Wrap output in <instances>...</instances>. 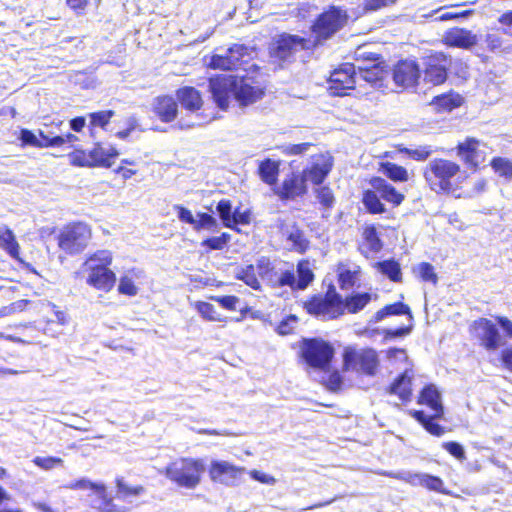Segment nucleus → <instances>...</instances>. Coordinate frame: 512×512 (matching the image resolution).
<instances>
[{
  "instance_id": "35",
  "label": "nucleus",
  "mask_w": 512,
  "mask_h": 512,
  "mask_svg": "<svg viewBox=\"0 0 512 512\" xmlns=\"http://www.w3.org/2000/svg\"><path fill=\"white\" fill-rule=\"evenodd\" d=\"M450 6H442L437 9L432 10L429 13H422L423 9L419 10V17L421 18H432L435 17V21H449L455 20L458 18H467L472 14V10H466L463 12H445L444 10L449 8Z\"/></svg>"
},
{
  "instance_id": "33",
  "label": "nucleus",
  "mask_w": 512,
  "mask_h": 512,
  "mask_svg": "<svg viewBox=\"0 0 512 512\" xmlns=\"http://www.w3.org/2000/svg\"><path fill=\"white\" fill-rule=\"evenodd\" d=\"M280 162L265 159L260 162L258 172L261 180L268 185H275L279 175Z\"/></svg>"
},
{
  "instance_id": "60",
  "label": "nucleus",
  "mask_w": 512,
  "mask_h": 512,
  "mask_svg": "<svg viewBox=\"0 0 512 512\" xmlns=\"http://www.w3.org/2000/svg\"><path fill=\"white\" fill-rule=\"evenodd\" d=\"M394 2V0H364L363 9L366 12H373L383 7H388L394 4Z\"/></svg>"
},
{
  "instance_id": "3",
  "label": "nucleus",
  "mask_w": 512,
  "mask_h": 512,
  "mask_svg": "<svg viewBox=\"0 0 512 512\" xmlns=\"http://www.w3.org/2000/svg\"><path fill=\"white\" fill-rule=\"evenodd\" d=\"M204 472L202 459L182 457L169 463L162 473L178 487L195 489L201 483Z\"/></svg>"
},
{
  "instance_id": "62",
  "label": "nucleus",
  "mask_w": 512,
  "mask_h": 512,
  "mask_svg": "<svg viewBox=\"0 0 512 512\" xmlns=\"http://www.w3.org/2000/svg\"><path fill=\"white\" fill-rule=\"evenodd\" d=\"M249 474L252 479L263 484L274 485L277 482L275 477L264 472H261L259 470H251Z\"/></svg>"
},
{
  "instance_id": "47",
  "label": "nucleus",
  "mask_w": 512,
  "mask_h": 512,
  "mask_svg": "<svg viewBox=\"0 0 512 512\" xmlns=\"http://www.w3.org/2000/svg\"><path fill=\"white\" fill-rule=\"evenodd\" d=\"M236 277L245 282L251 288L258 290L260 289V282L257 278V272L254 265H248L245 268H241Z\"/></svg>"
},
{
  "instance_id": "19",
  "label": "nucleus",
  "mask_w": 512,
  "mask_h": 512,
  "mask_svg": "<svg viewBox=\"0 0 512 512\" xmlns=\"http://www.w3.org/2000/svg\"><path fill=\"white\" fill-rule=\"evenodd\" d=\"M244 471L245 468L237 467L227 461H212L209 476L214 482L232 486L237 482Z\"/></svg>"
},
{
  "instance_id": "31",
  "label": "nucleus",
  "mask_w": 512,
  "mask_h": 512,
  "mask_svg": "<svg viewBox=\"0 0 512 512\" xmlns=\"http://www.w3.org/2000/svg\"><path fill=\"white\" fill-rule=\"evenodd\" d=\"M378 170L393 182L403 183L410 179L408 170L405 167L397 165L393 162H380Z\"/></svg>"
},
{
  "instance_id": "9",
  "label": "nucleus",
  "mask_w": 512,
  "mask_h": 512,
  "mask_svg": "<svg viewBox=\"0 0 512 512\" xmlns=\"http://www.w3.org/2000/svg\"><path fill=\"white\" fill-rule=\"evenodd\" d=\"M305 308L309 314L323 319H334L344 313L343 300L334 288H330L324 297H313L305 303Z\"/></svg>"
},
{
  "instance_id": "2",
  "label": "nucleus",
  "mask_w": 512,
  "mask_h": 512,
  "mask_svg": "<svg viewBox=\"0 0 512 512\" xmlns=\"http://www.w3.org/2000/svg\"><path fill=\"white\" fill-rule=\"evenodd\" d=\"M257 274L267 279L274 287L289 286L291 290H305L314 280V274L307 260H302L297 264V277L292 270H281L274 272L268 258L261 257L255 266Z\"/></svg>"
},
{
  "instance_id": "51",
  "label": "nucleus",
  "mask_w": 512,
  "mask_h": 512,
  "mask_svg": "<svg viewBox=\"0 0 512 512\" xmlns=\"http://www.w3.org/2000/svg\"><path fill=\"white\" fill-rule=\"evenodd\" d=\"M414 273H416L423 281L431 282L433 284L437 283L438 277L434 271V267L427 262H422L418 266L413 269Z\"/></svg>"
},
{
  "instance_id": "21",
  "label": "nucleus",
  "mask_w": 512,
  "mask_h": 512,
  "mask_svg": "<svg viewBox=\"0 0 512 512\" xmlns=\"http://www.w3.org/2000/svg\"><path fill=\"white\" fill-rule=\"evenodd\" d=\"M420 76L419 67L415 61L404 60L399 62L393 71V79L396 85L409 88L413 87Z\"/></svg>"
},
{
  "instance_id": "22",
  "label": "nucleus",
  "mask_w": 512,
  "mask_h": 512,
  "mask_svg": "<svg viewBox=\"0 0 512 512\" xmlns=\"http://www.w3.org/2000/svg\"><path fill=\"white\" fill-rule=\"evenodd\" d=\"M474 328L482 345L487 350H496L500 346L501 335L490 320L481 318L474 322Z\"/></svg>"
},
{
  "instance_id": "63",
  "label": "nucleus",
  "mask_w": 512,
  "mask_h": 512,
  "mask_svg": "<svg viewBox=\"0 0 512 512\" xmlns=\"http://www.w3.org/2000/svg\"><path fill=\"white\" fill-rule=\"evenodd\" d=\"M297 318L293 315L289 316L286 320H283L277 328V331L281 335H287L292 332L293 325L296 323Z\"/></svg>"
},
{
  "instance_id": "27",
  "label": "nucleus",
  "mask_w": 512,
  "mask_h": 512,
  "mask_svg": "<svg viewBox=\"0 0 512 512\" xmlns=\"http://www.w3.org/2000/svg\"><path fill=\"white\" fill-rule=\"evenodd\" d=\"M89 153L92 166L110 167L118 156L115 148L102 145H96Z\"/></svg>"
},
{
  "instance_id": "24",
  "label": "nucleus",
  "mask_w": 512,
  "mask_h": 512,
  "mask_svg": "<svg viewBox=\"0 0 512 512\" xmlns=\"http://www.w3.org/2000/svg\"><path fill=\"white\" fill-rule=\"evenodd\" d=\"M370 184L383 200L394 206H399L405 199L404 194L397 191L394 186L383 178L374 177L371 179Z\"/></svg>"
},
{
  "instance_id": "52",
  "label": "nucleus",
  "mask_w": 512,
  "mask_h": 512,
  "mask_svg": "<svg viewBox=\"0 0 512 512\" xmlns=\"http://www.w3.org/2000/svg\"><path fill=\"white\" fill-rule=\"evenodd\" d=\"M400 151L416 161H425L433 152L431 147L427 145L417 148H402Z\"/></svg>"
},
{
  "instance_id": "45",
  "label": "nucleus",
  "mask_w": 512,
  "mask_h": 512,
  "mask_svg": "<svg viewBox=\"0 0 512 512\" xmlns=\"http://www.w3.org/2000/svg\"><path fill=\"white\" fill-rule=\"evenodd\" d=\"M491 167L498 176L505 180H512V161L504 157H495L491 161Z\"/></svg>"
},
{
  "instance_id": "28",
  "label": "nucleus",
  "mask_w": 512,
  "mask_h": 512,
  "mask_svg": "<svg viewBox=\"0 0 512 512\" xmlns=\"http://www.w3.org/2000/svg\"><path fill=\"white\" fill-rule=\"evenodd\" d=\"M419 403L430 407L435 417H441L443 415L441 396L434 385H428L422 390Z\"/></svg>"
},
{
  "instance_id": "13",
  "label": "nucleus",
  "mask_w": 512,
  "mask_h": 512,
  "mask_svg": "<svg viewBox=\"0 0 512 512\" xmlns=\"http://www.w3.org/2000/svg\"><path fill=\"white\" fill-rule=\"evenodd\" d=\"M333 348L322 340H306L302 347L305 361L312 367L324 369L333 357Z\"/></svg>"
},
{
  "instance_id": "7",
  "label": "nucleus",
  "mask_w": 512,
  "mask_h": 512,
  "mask_svg": "<svg viewBox=\"0 0 512 512\" xmlns=\"http://www.w3.org/2000/svg\"><path fill=\"white\" fill-rule=\"evenodd\" d=\"M91 238L89 226L83 222H74L64 226L58 235V245L67 254L82 252Z\"/></svg>"
},
{
  "instance_id": "49",
  "label": "nucleus",
  "mask_w": 512,
  "mask_h": 512,
  "mask_svg": "<svg viewBox=\"0 0 512 512\" xmlns=\"http://www.w3.org/2000/svg\"><path fill=\"white\" fill-rule=\"evenodd\" d=\"M364 247H367L369 252L377 253L382 248L381 240L379 239L376 229L374 227H367L363 232Z\"/></svg>"
},
{
  "instance_id": "42",
  "label": "nucleus",
  "mask_w": 512,
  "mask_h": 512,
  "mask_svg": "<svg viewBox=\"0 0 512 512\" xmlns=\"http://www.w3.org/2000/svg\"><path fill=\"white\" fill-rule=\"evenodd\" d=\"M383 79V71L374 66L370 69L359 68L357 72V82L363 80L369 83L372 87H380Z\"/></svg>"
},
{
  "instance_id": "57",
  "label": "nucleus",
  "mask_w": 512,
  "mask_h": 512,
  "mask_svg": "<svg viewBox=\"0 0 512 512\" xmlns=\"http://www.w3.org/2000/svg\"><path fill=\"white\" fill-rule=\"evenodd\" d=\"M113 116H114V111H112V110L91 113L89 115L90 124H91V126L104 127L105 125H107L109 123L110 119Z\"/></svg>"
},
{
  "instance_id": "26",
  "label": "nucleus",
  "mask_w": 512,
  "mask_h": 512,
  "mask_svg": "<svg viewBox=\"0 0 512 512\" xmlns=\"http://www.w3.org/2000/svg\"><path fill=\"white\" fill-rule=\"evenodd\" d=\"M177 102L170 96H159L153 102L155 114L163 122H171L177 115Z\"/></svg>"
},
{
  "instance_id": "32",
  "label": "nucleus",
  "mask_w": 512,
  "mask_h": 512,
  "mask_svg": "<svg viewBox=\"0 0 512 512\" xmlns=\"http://www.w3.org/2000/svg\"><path fill=\"white\" fill-rule=\"evenodd\" d=\"M116 496L118 500L133 503V499L144 493L143 486H130L122 478L116 479Z\"/></svg>"
},
{
  "instance_id": "23",
  "label": "nucleus",
  "mask_w": 512,
  "mask_h": 512,
  "mask_svg": "<svg viewBox=\"0 0 512 512\" xmlns=\"http://www.w3.org/2000/svg\"><path fill=\"white\" fill-rule=\"evenodd\" d=\"M443 41L446 45L462 49H469L478 42V37L470 30L464 28H451L443 35Z\"/></svg>"
},
{
  "instance_id": "37",
  "label": "nucleus",
  "mask_w": 512,
  "mask_h": 512,
  "mask_svg": "<svg viewBox=\"0 0 512 512\" xmlns=\"http://www.w3.org/2000/svg\"><path fill=\"white\" fill-rule=\"evenodd\" d=\"M20 140L24 145L32 147H51V137L45 135L42 131L39 132V136L28 129H22L20 133Z\"/></svg>"
},
{
  "instance_id": "12",
  "label": "nucleus",
  "mask_w": 512,
  "mask_h": 512,
  "mask_svg": "<svg viewBox=\"0 0 512 512\" xmlns=\"http://www.w3.org/2000/svg\"><path fill=\"white\" fill-rule=\"evenodd\" d=\"M65 488L70 490H91L98 498V509L101 512H126V508L118 506L114 503L112 498H109L106 492V487L103 483H95L87 478H82L65 485Z\"/></svg>"
},
{
  "instance_id": "4",
  "label": "nucleus",
  "mask_w": 512,
  "mask_h": 512,
  "mask_svg": "<svg viewBox=\"0 0 512 512\" xmlns=\"http://www.w3.org/2000/svg\"><path fill=\"white\" fill-rule=\"evenodd\" d=\"M461 172L456 162L435 158L424 169V178L430 189L436 193H451L456 189L454 179Z\"/></svg>"
},
{
  "instance_id": "44",
  "label": "nucleus",
  "mask_w": 512,
  "mask_h": 512,
  "mask_svg": "<svg viewBox=\"0 0 512 512\" xmlns=\"http://www.w3.org/2000/svg\"><path fill=\"white\" fill-rule=\"evenodd\" d=\"M412 415L430 434L434 436H441L444 434V428L433 421L436 418L434 414L428 417L423 411H414Z\"/></svg>"
},
{
  "instance_id": "48",
  "label": "nucleus",
  "mask_w": 512,
  "mask_h": 512,
  "mask_svg": "<svg viewBox=\"0 0 512 512\" xmlns=\"http://www.w3.org/2000/svg\"><path fill=\"white\" fill-rule=\"evenodd\" d=\"M194 307L203 319L207 321H222L221 314L217 312L216 308L211 303L197 301Z\"/></svg>"
},
{
  "instance_id": "25",
  "label": "nucleus",
  "mask_w": 512,
  "mask_h": 512,
  "mask_svg": "<svg viewBox=\"0 0 512 512\" xmlns=\"http://www.w3.org/2000/svg\"><path fill=\"white\" fill-rule=\"evenodd\" d=\"M144 277L141 269L133 268L126 271L119 279L118 292L130 297L138 294L139 288L137 284Z\"/></svg>"
},
{
  "instance_id": "64",
  "label": "nucleus",
  "mask_w": 512,
  "mask_h": 512,
  "mask_svg": "<svg viewBox=\"0 0 512 512\" xmlns=\"http://www.w3.org/2000/svg\"><path fill=\"white\" fill-rule=\"evenodd\" d=\"M387 357L393 362H407L408 356L403 349L392 348L387 351Z\"/></svg>"
},
{
  "instance_id": "43",
  "label": "nucleus",
  "mask_w": 512,
  "mask_h": 512,
  "mask_svg": "<svg viewBox=\"0 0 512 512\" xmlns=\"http://www.w3.org/2000/svg\"><path fill=\"white\" fill-rule=\"evenodd\" d=\"M402 314H407L409 316V319L412 320V315H411L409 307L401 302H397L394 304L386 305L384 308L379 310L375 314V321H377V322L381 321L385 317L390 316V315H402Z\"/></svg>"
},
{
  "instance_id": "11",
  "label": "nucleus",
  "mask_w": 512,
  "mask_h": 512,
  "mask_svg": "<svg viewBox=\"0 0 512 512\" xmlns=\"http://www.w3.org/2000/svg\"><path fill=\"white\" fill-rule=\"evenodd\" d=\"M315 46L316 40L297 35L283 34L273 43L270 54L272 58L285 62L290 60L297 52L311 49Z\"/></svg>"
},
{
  "instance_id": "53",
  "label": "nucleus",
  "mask_w": 512,
  "mask_h": 512,
  "mask_svg": "<svg viewBox=\"0 0 512 512\" xmlns=\"http://www.w3.org/2000/svg\"><path fill=\"white\" fill-rule=\"evenodd\" d=\"M33 463L43 469V470H46V471H49V470H52L58 466H63V459L59 458V457H53V456H46V457H41V456H36L34 459H33Z\"/></svg>"
},
{
  "instance_id": "40",
  "label": "nucleus",
  "mask_w": 512,
  "mask_h": 512,
  "mask_svg": "<svg viewBox=\"0 0 512 512\" xmlns=\"http://www.w3.org/2000/svg\"><path fill=\"white\" fill-rule=\"evenodd\" d=\"M287 241L290 243V248L297 252H304L308 247V240L305 238L304 233L296 227H291L285 231Z\"/></svg>"
},
{
  "instance_id": "1",
  "label": "nucleus",
  "mask_w": 512,
  "mask_h": 512,
  "mask_svg": "<svg viewBox=\"0 0 512 512\" xmlns=\"http://www.w3.org/2000/svg\"><path fill=\"white\" fill-rule=\"evenodd\" d=\"M209 87L216 105L223 110L229 107L232 100L244 107L257 102L264 95V91L252 85L250 79L233 75L211 78Z\"/></svg>"
},
{
  "instance_id": "6",
  "label": "nucleus",
  "mask_w": 512,
  "mask_h": 512,
  "mask_svg": "<svg viewBox=\"0 0 512 512\" xmlns=\"http://www.w3.org/2000/svg\"><path fill=\"white\" fill-rule=\"evenodd\" d=\"M347 22V11L340 7L332 6L318 16L312 26V35L309 39L316 40V45H318L340 31Z\"/></svg>"
},
{
  "instance_id": "30",
  "label": "nucleus",
  "mask_w": 512,
  "mask_h": 512,
  "mask_svg": "<svg viewBox=\"0 0 512 512\" xmlns=\"http://www.w3.org/2000/svg\"><path fill=\"white\" fill-rule=\"evenodd\" d=\"M177 98L182 107L189 111H196L202 106V98L193 87H184L177 91Z\"/></svg>"
},
{
  "instance_id": "36",
  "label": "nucleus",
  "mask_w": 512,
  "mask_h": 512,
  "mask_svg": "<svg viewBox=\"0 0 512 512\" xmlns=\"http://www.w3.org/2000/svg\"><path fill=\"white\" fill-rule=\"evenodd\" d=\"M431 104L437 111H451L462 104V97L457 93L449 92L434 97Z\"/></svg>"
},
{
  "instance_id": "18",
  "label": "nucleus",
  "mask_w": 512,
  "mask_h": 512,
  "mask_svg": "<svg viewBox=\"0 0 512 512\" xmlns=\"http://www.w3.org/2000/svg\"><path fill=\"white\" fill-rule=\"evenodd\" d=\"M306 182L307 179L302 172H291L281 185L274 188V193L281 200H294L307 192Z\"/></svg>"
},
{
  "instance_id": "17",
  "label": "nucleus",
  "mask_w": 512,
  "mask_h": 512,
  "mask_svg": "<svg viewBox=\"0 0 512 512\" xmlns=\"http://www.w3.org/2000/svg\"><path fill=\"white\" fill-rule=\"evenodd\" d=\"M334 161L333 157L328 153H319L311 156V164L303 169L307 181L315 185H320L332 170Z\"/></svg>"
},
{
  "instance_id": "59",
  "label": "nucleus",
  "mask_w": 512,
  "mask_h": 512,
  "mask_svg": "<svg viewBox=\"0 0 512 512\" xmlns=\"http://www.w3.org/2000/svg\"><path fill=\"white\" fill-rule=\"evenodd\" d=\"M212 300L217 301L223 308L236 311L240 299L236 296H215L211 297Z\"/></svg>"
},
{
  "instance_id": "56",
  "label": "nucleus",
  "mask_w": 512,
  "mask_h": 512,
  "mask_svg": "<svg viewBox=\"0 0 512 512\" xmlns=\"http://www.w3.org/2000/svg\"><path fill=\"white\" fill-rule=\"evenodd\" d=\"M319 203L325 208H331L334 205L335 198L332 190L327 186L319 187L315 190Z\"/></svg>"
},
{
  "instance_id": "34",
  "label": "nucleus",
  "mask_w": 512,
  "mask_h": 512,
  "mask_svg": "<svg viewBox=\"0 0 512 512\" xmlns=\"http://www.w3.org/2000/svg\"><path fill=\"white\" fill-rule=\"evenodd\" d=\"M406 368L401 376L390 386V393L398 395L403 401L410 400L411 397V376Z\"/></svg>"
},
{
  "instance_id": "20",
  "label": "nucleus",
  "mask_w": 512,
  "mask_h": 512,
  "mask_svg": "<svg viewBox=\"0 0 512 512\" xmlns=\"http://www.w3.org/2000/svg\"><path fill=\"white\" fill-rule=\"evenodd\" d=\"M448 61L443 54L428 57L424 71V82L433 86L444 83L447 79Z\"/></svg>"
},
{
  "instance_id": "54",
  "label": "nucleus",
  "mask_w": 512,
  "mask_h": 512,
  "mask_svg": "<svg viewBox=\"0 0 512 512\" xmlns=\"http://www.w3.org/2000/svg\"><path fill=\"white\" fill-rule=\"evenodd\" d=\"M218 227L217 220L209 214L200 213L198 214V219H196L194 229H207L210 231H216Z\"/></svg>"
},
{
  "instance_id": "41",
  "label": "nucleus",
  "mask_w": 512,
  "mask_h": 512,
  "mask_svg": "<svg viewBox=\"0 0 512 512\" xmlns=\"http://www.w3.org/2000/svg\"><path fill=\"white\" fill-rule=\"evenodd\" d=\"M371 300L369 293H358L347 297L344 304V311L347 310L349 313H357L362 310Z\"/></svg>"
},
{
  "instance_id": "39",
  "label": "nucleus",
  "mask_w": 512,
  "mask_h": 512,
  "mask_svg": "<svg viewBox=\"0 0 512 512\" xmlns=\"http://www.w3.org/2000/svg\"><path fill=\"white\" fill-rule=\"evenodd\" d=\"M375 268L387 276L393 282H401L402 281V272L400 268V264L395 260H385L382 262L375 263Z\"/></svg>"
},
{
  "instance_id": "5",
  "label": "nucleus",
  "mask_w": 512,
  "mask_h": 512,
  "mask_svg": "<svg viewBox=\"0 0 512 512\" xmlns=\"http://www.w3.org/2000/svg\"><path fill=\"white\" fill-rule=\"evenodd\" d=\"M112 259L108 250H99L89 256L83 264L84 272L88 273L87 284L104 292L112 290L116 282V275L109 268Z\"/></svg>"
},
{
  "instance_id": "46",
  "label": "nucleus",
  "mask_w": 512,
  "mask_h": 512,
  "mask_svg": "<svg viewBox=\"0 0 512 512\" xmlns=\"http://www.w3.org/2000/svg\"><path fill=\"white\" fill-rule=\"evenodd\" d=\"M379 194L374 191H366L363 196V203L370 213L378 214L385 211L384 205L380 201Z\"/></svg>"
},
{
  "instance_id": "61",
  "label": "nucleus",
  "mask_w": 512,
  "mask_h": 512,
  "mask_svg": "<svg viewBox=\"0 0 512 512\" xmlns=\"http://www.w3.org/2000/svg\"><path fill=\"white\" fill-rule=\"evenodd\" d=\"M442 447L449 452L452 456L459 460L465 459V451L462 445L457 442H444Z\"/></svg>"
},
{
  "instance_id": "55",
  "label": "nucleus",
  "mask_w": 512,
  "mask_h": 512,
  "mask_svg": "<svg viewBox=\"0 0 512 512\" xmlns=\"http://www.w3.org/2000/svg\"><path fill=\"white\" fill-rule=\"evenodd\" d=\"M313 146L312 143L288 144L280 147L281 152L286 156L303 155Z\"/></svg>"
},
{
  "instance_id": "50",
  "label": "nucleus",
  "mask_w": 512,
  "mask_h": 512,
  "mask_svg": "<svg viewBox=\"0 0 512 512\" xmlns=\"http://www.w3.org/2000/svg\"><path fill=\"white\" fill-rule=\"evenodd\" d=\"M217 212L225 227L233 228V213H231L232 205L229 200H221L217 204Z\"/></svg>"
},
{
  "instance_id": "10",
  "label": "nucleus",
  "mask_w": 512,
  "mask_h": 512,
  "mask_svg": "<svg viewBox=\"0 0 512 512\" xmlns=\"http://www.w3.org/2000/svg\"><path fill=\"white\" fill-rule=\"evenodd\" d=\"M379 366L378 355L373 349L347 348L344 352V367L368 376H374Z\"/></svg>"
},
{
  "instance_id": "29",
  "label": "nucleus",
  "mask_w": 512,
  "mask_h": 512,
  "mask_svg": "<svg viewBox=\"0 0 512 512\" xmlns=\"http://www.w3.org/2000/svg\"><path fill=\"white\" fill-rule=\"evenodd\" d=\"M338 281L342 289L353 287L360 276V267L356 264H340L338 266Z\"/></svg>"
},
{
  "instance_id": "16",
  "label": "nucleus",
  "mask_w": 512,
  "mask_h": 512,
  "mask_svg": "<svg viewBox=\"0 0 512 512\" xmlns=\"http://www.w3.org/2000/svg\"><path fill=\"white\" fill-rule=\"evenodd\" d=\"M487 145L475 138H467L456 147L457 156L468 166L477 168L486 159Z\"/></svg>"
},
{
  "instance_id": "38",
  "label": "nucleus",
  "mask_w": 512,
  "mask_h": 512,
  "mask_svg": "<svg viewBox=\"0 0 512 512\" xmlns=\"http://www.w3.org/2000/svg\"><path fill=\"white\" fill-rule=\"evenodd\" d=\"M0 247L11 257L18 258L19 244L17 243L12 230L7 227H0Z\"/></svg>"
},
{
  "instance_id": "58",
  "label": "nucleus",
  "mask_w": 512,
  "mask_h": 512,
  "mask_svg": "<svg viewBox=\"0 0 512 512\" xmlns=\"http://www.w3.org/2000/svg\"><path fill=\"white\" fill-rule=\"evenodd\" d=\"M69 160L75 166L92 167L89 152L77 150L69 155Z\"/></svg>"
},
{
  "instance_id": "14",
  "label": "nucleus",
  "mask_w": 512,
  "mask_h": 512,
  "mask_svg": "<svg viewBox=\"0 0 512 512\" xmlns=\"http://www.w3.org/2000/svg\"><path fill=\"white\" fill-rule=\"evenodd\" d=\"M329 91L334 96L346 95V91L353 89L357 83V72L353 64L346 63L334 70L329 78Z\"/></svg>"
},
{
  "instance_id": "8",
  "label": "nucleus",
  "mask_w": 512,
  "mask_h": 512,
  "mask_svg": "<svg viewBox=\"0 0 512 512\" xmlns=\"http://www.w3.org/2000/svg\"><path fill=\"white\" fill-rule=\"evenodd\" d=\"M253 53V49L242 44H234L228 49H218L209 61L208 67L220 70H232L239 68L246 63Z\"/></svg>"
},
{
  "instance_id": "15",
  "label": "nucleus",
  "mask_w": 512,
  "mask_h": 512,
  "mask_svg": "<svg viewBox=\"0 0 512 512\" xmlns=\"http://www.w3.org/2000/svg\"><path fill=\"white\" fill-rule=\"evenodd\" d=\"M380 475L395 478L407 482L413 486H423L431 491L446 494L443 481L436 476L425 473H412L409 471L402 472H381Z\"/></svg>"
}]
</instances>
